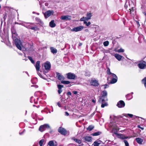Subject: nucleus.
<instances>
[{
  "label": "nucleus",
  "mask_w": 146,
  "mask_h": 146,
  "mask_svg": "<svg viewBox=\"0 0 146 146\" xmlns=\"http://www.w3.org/2000/svg\"><path fill=\"white\" fill-rule=\"evenodd\" d=\"M11 32L12 37L13 40H14L16 46L18 49L21 50H22V47H23V46L20 40L18 38H16L17 36L16 31L14 29L12 28L11 29Z\"/></svg>",
  "instance_id": "f257e3e1"
},
{
  "label": "nucleus",
  "mask_w": 146,
  "mask_h": 146,
  "mask_svg": "<svg viewBox=\"0 0 146 146\" xmlns=\"http://www.w3.org/2000/svg\"><path fill=\"white\" fill-rule=\"evenodd\" d=\"M107 73L109 75V77H111L112 78V79L110 82V84H114L117 82V76L115 74L111 73L110 71V68H109L107 69Z\"/></svg>",
  "instance_id": "f03ea898"
},
{
  "label": "nucleus",
  "mask_w": 146,
  "mask_h": 146,
  "mask_svg": "<svg viewBox=\"0 0 146 146\" xmlns=\"http://www.w3.org/2000/svg\"><path fill=\"white\" fill-rule=\"evenodd\" d=\"M107 92L106 90H104L102 92V96L99 99L98 102H104L105 101L107 100Z\"/></svg>",
  "instance_id": "7ed1b4c3"
},
{
  "label": "nucleus",
  "mask_w": 146,
  "mask_h": 146,
  "mask_svg": "<svg viewBox=\"0 0 146 146\" xmlns=\"http://www.w3.org/2000/svg\"><path fill=\"white\" fill-rule=\"evenodd\" d=\"M44 67L46 70L45 72L46 73H47L48 71L50 70L51 67V64L50 62L47 61L44 64ZM44 74H45L46 73H44Z\"/></svg>",
  "instance_id": "20e7f679"
},
{
  "label": "nucleus",
  "mask_w": 146,
  "mask_h": 146,
  "mask_svg": "<svg viewBox=\"0 0 146 146\" xmlns=\"http://www.w3.org/2000/svg\"><path fill=\"white\" fill-rule=\"evenodd\" d=\"M110 126L111 127L113 130H119V127L117 125L116 123H110Z\"/></svg>",
  "instance_id": "39448f33"
},
{
  "label": "nucleus",
  "mask_w": 146,
  "mask_h": 146,
  "mask_svg": "<svg viewBox=\"0 0 146 146\" xmlns=\"http://www.w3.org/2000/svg\"><path fill=\"white\" fill-rule=\"evenodd\" d=\"M50 128L49 125L48 124H46L40 126L39 130L40 131L42 132L45 130L46 128Z\"/></svg>",
  "instance_id": "423d86ee"
},
{
  "label": "nucleus",
  "mask_w": 146,
  "mask_h": 146,
  "mask_svg": "<svg viewBox=\"0 0 146 146\" xmlns=\"http://www.w3.org/2000/svg\"><path fill=\"white\" fill-rule=\"evenodd\" d=\"M84 27L82 26H80L73 28L71 30L73 32H77L82 31L84 28Z\"/></svg>",
  "instance_id": "0eeeda50"
},
{
  "label": "nucleus",
  "mask_w": 146,
  "mask_h": 146,
  "mask_svg": "<svg viewBox=\"0 0 146 146\" xmlns=\"http://www.w3.org/2000/svg\"><path fill=\"white\" fill-rule=\"evenodd\" d=\"M54 11L53 10H48L46 12L44 13V16L46 18H48L52 15L53 14Z\"/></svg>",
  "instance_id": "6e6552de"
},
{
  "label": "nucleus",
  "mask_w": 146,
  "mask_h": 146,
  "mask_svg": "<svg viewBox=\"0 0 146 146\" xmlns=\"http://www.w3.org/2000/svg\"><path fill=\"white\" fill-rule=\"evenodd\" d=\"M58 131L63 135H65L68 134L67 131L62 127H60L58 129Z\"/></svg>",
  "instance_id": "1a4fd4ad"
},
{
  "label": "nucleus",
  "mask_w": 146,
  "mask_h": 146,
  "mask_svg": "<svg viewBox=\"0 0 146 146\" xmlns=\"http://www.w3.org/2000/svg\"><path fill=\"white\" fill-rule=\"evenodd\" d=\"M139 68L141 69H143L146 67V63L144 61L140 62L138 64Z\"/></svg>",
  "instance_id": "9d476101"
},
{
  "label": "nucleus",
  "mask_w": 146,
  "mask_h": 146,
  "mask_svg": "<svg viewBox=\"0 0 146 146\" xmlns=\"http://www.w3.org/2000/svg\"><path fill=\"white\" fill-rule=\"evenodd\" d=\"M67 78L69 79H74L76 77L75 75L73 73L69 72L67 74Z\"/></svg>",
  "instance_id": "9b49d317"
},
{
  "label": "nucleus",
  "mask_w": 146,
  "mask_h": 146,
  "mask_svg": "<svg viewBox=\"0 0 146 146\" xmlns=\"http://www.w3.org/2000/svg\"><path fill=\"white\" fill-rule=\"evenodd\" d=\"M117 105L119 108H123L125 106V103L123 101L120 100L117 103Z\"/></svg>",
  "instance_id": "f8f14e48"
},
{
  "label": "nucleus",
  "mask_w": 146,
  "mask_h": 146,
  "mask_svg": "<svg viewBox=\"0 0 146 146\" xmlns=\"http://www.w3.org/2000/svg\"><path fill=\"white\" fill-rule=\"evenodd\" d=\"M60 19L63 20H69L71 19V16L69 15H63L61 16Z\"/></svg>",
  "instance_id": "ddd939ff"
},
{
  "label": "nucleus",
  "mask_w": 146,
  "mask_h": 146,
  "mask_svg": "<svg viewBox=\"0 0 146 146\" xmlns=\"http://www.w3.org/2000/svg\"><path fill=\"white\" fill-rule=\"evenodd\" d=\"M90 84L91 85L94 86H98L99 84L98 81L96 80H91L90 82Z\"/></svg>",
  "instance_id": "4468645a"
},
{
  "label": "nucleus",
  "mask_w": 146,
  "mask_h": 146,
  "mask_svg": "<svg viewBox=\"0 0 146 146\" xmlns=\"http://www.w3.org/2000/svg\"><path fill=\"white\" fill-rule=\"evenodd\" d=\"M56 75L58 79L59 80L63 81V80L64 79V77L63 76L61 75L60 73L58 72L56 73Z\"/></svg>",
  "instance_id": "2eb2a0df"
},
{
  "label": "nucleus",
  "mask_w": 146,
  "mask_h": 146,
  "mask_svg": "<svg viewBox=\"0 0 146 146\" xmlns=\"http://www.w3.org/2000/svg\"><path fill=\"white\" fill-rule=\"evenodd\" d=\"M114 56L118 61L121 60L122 58H123L122 56L117 54H115Z\"/></svg>",
  "instance_id": "dca6fc26"
},
{
  "label": "nucleus",
  "mask_w": 146,
  "mask_h": 146,
  "mask_svg": "<svg viewBox=\"0 0 146 146\" xmlns=\"http://www.w3.org/2000/svg\"><path fill=\"white\" fill-rule=\"evenodd\" d=\"M22 25L28 28H30L31 27V24L28 23H22Z\"/></svg>",
  "instance_id": "f3484780"
},
{
  "label": "nucleus",
  "mask_w": 146,
  "mask_h": 146,
  "mask_svg": "<svg viewBox=\"0 0 146 146\" xmlns=\"http://www.w3.org/2000/svg\"><path fill=\"white\" fill-rule=\"evenodd\" d=\"M56 26V24L54 22V20H52L49 23V26L52 27L53 28L55 27Z\"/></svg>",
  "instance_id": "a211bd4d"
},
{
  "label": "nucleus",
  "mask_w": 146,
  "mask_h": 146,
  "mask_svg": "<svg viewBox=\"0 0 146 146\" xmlns=\"http://www.w3.org/2000/svg\"><path fill=\"white\" fill-rule=\"evenodd\" d=\"M136 142L139 144H141L143 141V139L139 138H137L135 139Z\"/></svg>",
  "instance_id": "6ab92c4d"
},
{
  "label": "nucleus",
  "mask_w": 146,
  "mask_h": 146,
  "mask_svg": "<svg viewBox=\"0 0 146 146\" xmlns=\"http://www.w3.org/2000/svg\"><path fill=\"white\" fill-rule=\"evenodd\" d=\"M83 139L87 141H92L91 137L90 136H85L83 137Z\"/></svg>",
  "instance_id": "aec40b11"
},
{
  "label": "nucleus",
  "mask_w": 146,
  "mask_h": 146,
  "mask_svg": "<svg viewBox=\"0 0 146 146\" xmlns=\"http://www.w3.org/2000/svg\"><path fill=\"white\" fill-rule=\"evenodd\" d=\"M71 139L74 140L76 142L78 143L79 144H80L81 143V141L80 140L78 139H77L75 138L74 137H73Z\"/></svg>",
  "instance_id": "412c9836"
},
{
  "label": "nucleus",
  "mask_w": 146,
  "mask_h": 146,
  "mask_svg": "<svg viewBox=\"0 0 146 146\" xmlns=\"http://www.w3.org/2000/svg\"><path fill=\"white\" fill-rule=\"evenodd\" d=\"M50 50L52 53L53 54H56L57 52V50L53 47H50Z\"/></svg>",
  "instance_id": "4be33fe9"
},
{
  "label": "nucleus",
  "mask_w": 146,
  "mask_h": 146,
  "mask_svg": "<svg viewBox=\"0 0 146 146\" xmlns=\"http://www.w3.org/2000/svg\"><path fill=\"white\" fill-rule=\"evenodd\" d=\"M38 24L42 26L43 25L42 21L40 19L37 18V24Z\"/></svg>",
  "instance_id": "5701e85b"
},
{
  "label": "nucleus",
  "mask_w": 146,
  "mask_h": 146,
  "mask_svg": "<svg viewBox=\"0 0 146 146\" xmlns=\"http://www.w3.org/2000/svg\"><path fill=\"white\" fill-rule=\"evenodd\" d=\"M101 144V141H95L94 142L93 145L94 146H99V145Z\"/></svg>",
  "instance_id": "b1692460"
},
{
  "label": "nucleus",
  "mask_w": 146,
  "mask_h": 146,
  "mask_svg": "<svg viewBox=\"0 0 146 146\" xmlns=\"http://www.w3.org/2000/svg\"><path fill=\"white\" fill-rule=\"evenodd\" d=\"M28 59L30 60L32 64H35V61H34V60H33V59L32 57L30 56H28Z\"/></svg>",
  "instance_id": "393cba45"
},
{
  "label": "nucleus",
  "mask_w": 146,
  "mask_h": 146,
  "mask_svg": "<svg viewBox=\"0 0 146 146\" xmlns=\"http://www.w3.org/2000/svg\"><path fill=\"white\" fill-rule=\"evenodd\" d=\"M48 145L49 146H54V143L52 141H49L48 143Z\"/></svg>",
  "instance_id": "a878e982"
},
{
  "label": "nucleus",
  "mask_w": 146,
  "mask_h": 146,
  "mask_svg": "<svg viewBox=\"0 0 146 146\" xmlns=\"http://www.w3.org/2000/svg\"><path fill=\"white\" fill-rule=\"evenodd\" d=\"M94 128V127L92 125H90L87 128V129L88 130H89V131H90L92 130Z\"/></svg>",
  "instance_id": "bb28decb"
},
{
  "label": "nucleus",
  "mask_w": 146,
  "mask_h": 146,
  "mask_svg": "<svg viewBox=\"0 0 146 146\" xmlns=\"http://www.w3.org/2000/svg\"><path fill=\"white\" fill-rule=\"evenodd\" d=\"M61 82L64 84H68L70 83V82L68 81H62Z\"/></svg>",
  "instance_id": "cd10ccee"
},
{
  "label": "nucleus",
  "mask_w": 146,
  "mask_h": 146,
  "mask_svg": "<svg viewBox=\"0 0 146 146\" xmlns=\"http://www.w3.org/2000/svg\"><path fill=\"white\" fill-rule=\"evenodd\" d=\"M142 82L144 84V86L146 88V77L142 80Z\"/></svg>",
  "instance_id": "c85d7f7f"
},
{
  "label": "nucleus",
  "mask_w": 146,
  "mask_h": 146,
  "mask_svg": "<svg viewBox=\"0 0 146 146\" xmlns=\"http://www.w3.org/2000/svg\"><path fill=\"white\" fill-rule=\"evenodd\" d=\"M44 139L41 140L39 142V144L40 146H42V144L44 142Z\"/></svg>",
  "instance_id": "c756f323"
},
{
  "label": "nucleus",
  "mask_w": 146,
  "mask_h": 146,
  "mask_svg": "<svg viewBox=\"0 0 146 146\" xmlns=\"http://www.w3.org/2000/svg\"><path fill=\"white\" fill-rule=\"evenodd\" d=\"M101 132H96L93 133L92 134V135H93L94 136H98V135H100L101 134Z\"/></svg>",
  "instance_id": "7c9ffc66"
},
{
  "label": "nucleus",
  "mask_w": 146,
  "mask_h": 146,
  "mask_svg": "<svg viewBox=\"0 0 146 146\" xmlns=\"http://www.w3.org/2000/svg\"><path fill=\"white\" fill-rule=\"evenodd\" d=\"M126 97L129 100H130V99H132L133 98V96L130 95L129 94L127 95L126 96Z\"/></svg>",
  "instance_id": "2f4dec72"
},
{
  "label": "nucleus",
  "mask_w": 146,
  "mask_h": 146,
  "mask_svg": "<svg viewBox=\"0 0 146 146\" xmlns=\"http://www.w3.org/2000/svg\"><path fill=\"white\" fill-rule=\"evenodd\" d=\"M109 44V42L108 41H106L104 42L103 43V44L105 46H107Z\"/></svg>",
  "instance_id": "473e14b6"
},
{
  "label": "nucleus",
  "mask_w": 146,
  "mask_h": 146,
  "mask_svg": "<svg viewBox=\"0 0 146 146\" xmlns=\"http://www.w3.org/2000/svg\"><path fill=\"white\" fill-rule=\"evenodd\" d=\"M120 136L121 138L123 139H126L128 138V137H125L123 134H121Z\"/></svg>",
  "instance_id": "72a5a7b5"
},
{
  "label": "nucleus",
  "mask_w": 146,
  "mask_h": 146,
  "mask_svg": "<svg viewBox=\"0 0 146 146\" xmlns=\"http://www.w3.org/2000/svg\"><path fill=\"white\" fill-rule=\"evenodd\" d=\"M36 78H34L32 79L31 81L33 84H36Z\"/></svg>",
  "instance_id": "f704fd0d"
},
{
  "label": "nucleus",
  "mask_w": 146,
  "mask_h": 146,
  "mask_svg": "<svg viewBox=\"0 0 146 146\" xmlns=\"http://www.w3.org/2000/svg\"><path fill=\"white\" fill-rule=\"evenodd\" d=\"M30 102L32 103H33V101L35 103H36L35 100V99H33V97H31L30 98Z\"/></svg>",
  "instance_id": "c9c22d12"
},
{
  "label": "nucleus",
  "mask_w": 146,
  "mask_h": 146,
  "mask_svg": "<svg viewBox=\"0 0 146 146\" xmlns=\"http://www.w3.org/2000/svg\"><path fill=\"white\" fill-rule=\"evenodd\" d=\"M91 16L92 15L91 13H88L87 14L86 17L88 19H91Z\"/></svg>",
  "instance_id": "e433bc0d"
},
{
  "label": "nucleus",
  "mask_w": 146,
  "mask_h": 146,
  "mask_svg": "<svg viewBox=\"0 0 146 146\" xmlns=\"http://www.w3.org/2000/svg\"><path fill=\"white\" fill-rule=\"evenodd\" d=\"M84 23L87 26H88L91 24V23L90 22H89L87 23L86 21H85L84 22Z\"/></svg>",
  "instance_id": "4c0bfd02"
},
{
  "label": "nucleus",
  "mask_w": 146,
  "mask_h": 146,
  "mask_svg": "<svg viewBox=\"0 0 146 146\" xmlns=\"http://www.w3.org/2000/svg\"><path fill=\"white\" fill-rule=\"evenodd\" d=\"M117 51L118 52H124V50L123 49L121 48L118 50Z\"/></svg>",
  "instance_id": "58836bf2"
},
{
  "label": "nucleus",
  "mask_w": 146,
  "mask_h": 146,
  "mask_svg": "<svg viewBox=\"0 0 146 146\" xmlns=\"http://www.w3.org/2000/svg\"><path fill=\"white\" fill-rule=\"evenodd\" d=\"M104 102H102V104L101 105V107L102 108H104L105 106H106L107 105V104L106 103H105L104 104H103V103Z\"/></svg>",
  "instance_id": "ea45409f"
},
{
  "label": "nucleus",
  "mask_w": 146,
  "mask_h": 146,
  "mask_svg": "<svg viewBox=\"0 0 146 146\" xmlns=\"http://www.w3.org/2000/svg\"><path fill=\"white\" fill-rule=\"evenodd\" d=\"M123 142L125 143L126 146H129V144L128 142L126 140H124Z\"/></svg>",
  "instance_id": "a19ab883"
},
{
  "label": "nucleus",
  "mask_w": 146,
  "mask_h": 146,
  "mask_svg": "<svg viewBox=\"0 0 146 146\" xmlns=\"http://www.w3.org/2000/svg\"><path fill=\"white\" fill-rule=\"evenodd\" d=\"M57 86L58 89H62V88L63 87V86L58 84L57 85Z\"/></svg>",
  "instance_id": "79ce46f5"
},
{
  "label": "nucleus",
  "mask_w": 146,
  "mask_h": 146,
  "mask_svg": "<svg viewBox=\"0 0 146 146\" xmlns=\"http://www.w3.org/2000/svg\"><path fill=\"white\" fill-rule=\"evenodd\" d=\"M39 76L41 77V78H43L44 79H45V78H44L42 75L40 73H37Z\"/></svg>",
  "instance_id": "37998d69"
},
{
  "label": "nucleus",
  "mask_w": 146,
  "mask_h": 146,
  "mask_svg": "<svg viewBox=\"0 0 146 146\" xmlns=\"http://www.w3.org/2000/svg\"><path fill=\"white\" fill-rule=\"evenodd\" d=\"M62 92V89H58V93L59 94H60Z\"/></svg>",
  "instance_id": "c03bdc74"
},
{
  "label": "nucleus",
  "mask_w": 146,
  "mask_h": 146,
  "mask_svg": "<svg viewBox=\"0 0 146 146\" xmlns=\"http://www.w3.org/2000/svg\"><path fill=\"white\" fill-rule=\"evenodd\" d=\"M127 115L129 116L130 117H132L133 116V114H131L128 113Z\"/></svg>",
  "instance_id": "a18cd8bd"
},
{
  "label": "nucleus",
  "mask_w": 146,
  "mask_h": 146,
  "mask_svg": "<svg viewBox=\"0 0 146 146\" xmlns=\"http://www.w3.org/2000/svg\"><path fill=\"white\" fill-rule=\"evenodd\" d=\"M72 93L74 94H76L77 93H78V92L77 91H73L72 92Z\"/></svg>",
  "instance_id": "49530a36"
},
{
  "label": "nucleus",
  "mask_w": 146,
  "mask_h": 146,
  "mask_svg": "<svg viewBox=\"0 0 146 146\" xmlns=\"http://www.w3.org/2000/svg\"><path fill=\"white\" fill-rule=\"evenodd\" d=\"M137 127L141 129L142 130H143L144 129V128L143 127H141L140 125H138L137 126Z\"/></svg>",
  "instance_id": "de8ad7c7"
},
{
  "label": "nucleus",
  "mask_w": 146,
  "mask_h": 146,
  "mask_svg": "<svg viewBox=\"0 0 146 146\" xmlns=\"http://www.w3.org/2000/svg\"><path fill=\"white\" fill-rule=\"evenodd\" d=\"M84 19L85 20V21H88V19L87 17H84Z\"/></svg>",
  "instance_id": "09e8293b"
},
{
  "label": "nucleus",
  "mask_w": 146,
  "mask_h": 146,
  "mask_svg": "<svg viewBox=\"0 0 146 146\" xmlns=\"http://www.w3.org/2000/svg\"><path fill=\"white\" fill-rule=\"evenodd\" d=\"M134 9H134V8H133V7H132V8H131V9H129V10H130V12H131V10L132 11H134Z\"/></svg>",
  "instance_id": "8fccbe9b"
},
{
  "label": "nucleus",
  "mask_w": 146,
  "mask_h": 146,
  "mask_svg": "<svg viewBox=\"0 0 146 146\" xmlns=\"http://www.w3.org/2000/svg\"><path fill=\"white\" fill-rule=\"evenodd\" d=\"M80 21H84V22L85 21V20L84 19V17L81 18L80 19Z\"/></svg>",
  "instance_id": "3c124183"
},
{
  "label": "nucleus",
  "mask_w": 146,
  "mask_h": 146,
  "mask_svg": "<svg viewBox=\"0 0 146 146\" xmlns=\"http://www.w3.org/2000/svg\"><path fill=\"white\" fill-rule=\"evenodd\" d=\"M67 94L68 95L71 96V95L72 94L70 92H68L67 93Z\"/></svg>",
  "instance_id": "603ef678"
},
{
  "label": "nucleus",
  "mask_w": 146,
  "mask_h": 146,
  "mask_svg": "<svg viewBox=\"0 0 146 146\" xmlns=\"http://www.w3.org/2000/svg\"><path fill=\"white\" fill-rule=\"evenodd\" d=\"M35 28H36V27H31V28H30L32 30H35Z\"/></svg>",
  "instance_id": "864d4df0"
},
{
  "label": "nucleus",
  "mask_w": 146,
  "mask_h": 146,
  "mask_svg": "<svg viewBox=\"0 0 146 146\" xmlns=\"http://www.w3.org/2000/svg\"><path fill=\"white\" fill-rule=\"evenodd\" d=\"M65 115L67 116H68L69 115V113L67 112H65Z\"/></svg>",
  "instance_id": "5fc2aeb1"
},
{
  "label": "nucleus",
  "mask_w": 146,
  "mask_h": 146,
  "mask_svg": "<svg viewBox=\"0 0 146 146\" xmlns=\"http://www.w3.org/2000/svg\"><path fill=\"white\" fill-rule=\"evenodd\" d=\"M39 68H40L39 65H37V71L38 70H39Z\"/></svg>",
  "instance_id": "6e6d98bb"
},
{
  "label": "nucleus",
  "mask_w": 146,
  "mask_h": 146,
  "mask_svg": "<svg viewBox=\"0 0 146 146\" xmlns=\"http://www.w3.org/2000/svg\"><path fill=\"white\" fill-rule=\"evenodd\" d=\"M57 105H58V106L60 107H61L60 104V103L59 102H58L57 103Z\"/></svg>",
  "instance_id": "4d7b16f0"
},
{
  "label": "nucleus",
  "mask_w": 146,
  "mask_h": 146,
  "mask_svg": "<svg viewBox=\"0 0 146 146\" xmlns=\"http://www.w3.org/2000/svg\"><path fill=\"white\" fill-rule=\"evenodd\" d=\"M105 87H104V89L106 88L107 87H108V85H104Z\"/></svg>",
  "instance_id": "13d9d810"
},
{
  "label": "nucleus",
  "mask_w": 146,
  "mask_h": 146,
  "mask_svg": "<svg viewBox=\"0 0 146 146\" xmlns=\"http://www.w3.org/2000/svg\"><path fill=\"white\" fill-rule=\"evenodd\" d=\"M51 0H41V1H50Z\"/></svg>",
  "instance_id": "bf43d9fd"
},
{
  "label": "nucleus",
  "mask_w": 146,
  "mask_h": 146,
  "mask_svg": "<svg viewBox=\"0 0 146 146\" xmlns=\"http://www.w3.org/2000/svg\"><path fill=\"white\" fill-rule=\"evenodd\" d=\"M92 102L93 103H95H95H96L95 100H94V99L92 100Z\"/></svg>",
  "instance_id": "052dcab7"
},
{
  "label": "nucleus",
  "mask_w": 146,
  "mask_h": 146,
  "mask_svg": "<svg viewBox=\"0 0 146 146\" xmlns=\"http://www.w3.org/2000/svg\"><path fill=\"white\" fill-rule=\"evenodd\" d=\"M40 62L39 61H37V65H39Z\"/></svg>",
  "instance_id": "680f3d73"
},
{
  "label": "nucleus",
  "mask_w": 146,
  "mask_h": 146,
  "mask_svg": "<svg viewBox=\"0 0 146 146\" xmlns=\"http://www.w3.org/2000/svg\"><path fill=\"white\" fill-rule=\"evenodd\" d=\"M2 21H0V27H1L2 24Z\"/></svg>",
  "instance_id": "e2e57ef3"
},
{
  "label": "nucleus",
  "mask_w": 146,
  "mask_h": 146,
  "mask_svg": "<svg viewBox=\"0 0 146 146\" xmlns=\"http://www.w3.org/2000/svg\"><path fill=\"white\" fill-rule=\"evenodd\" d=\"M24 131H24L23 132H20L19 133V134L21 135H22L23 133V132Z\"/></svg>",
  "instance_id": "0e129e2a"
},
{
  "label": "nucleus",
  "mask_w": 146,
  "mask_h": 146,
  "mask_svg": "<svg viewBox=\"0 0 146 146\" xmlns=\"http://www.w3.org/2000/svg\"><path fill=\"white\" fill-rule=\"evenodd\" d=\"M35 66L36 69V64L35 65Z\"/></svg>",
  "instance_id": "69168bd1"
},
{
  "label": "nucleus",
  "mask_w": 146,
  "mask_h": 146,
  "mask_svg": "<svg viewBox=\"0 0 146 146\" xmlns=\"http://www.w3.org/2000/svg\"><path fill=\"white\" fill-rule=\"evenodd\" d=\"M31 87H33V86H35V88H36V86H34V85H31Z\"/></svg>",
  "instance_id": "338daca9"
},
{
  "label": "nucleus",
  "mask_w": 146,
  "mask_h": 146,
  "mask_svg": "<svg viewBox=\"0 0 146 146\" xmlns=\"http://www.w3.org/2000/svg\"><path fill=\"white\" fill-rule=\"evenodd\" d=\"M82 45V44L80 43H79V45H80V46Z\"/></svg>",
  "instance_id": "774afa93"
}]
</instances>
